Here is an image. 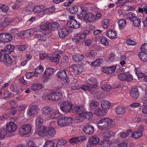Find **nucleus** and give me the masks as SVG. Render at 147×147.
<instances>
[{
  "instance_id": "nucleus-41",
  "label": "nucleus",
  "mask_w": 147,
  "mask_h": 147,
  "mask_svg": "<svg viewBox=\"0 0 147 147\" xmlns=\"http://www.w3.org/2000/svg\"><path fill=\"white\" fill-rule=\"evenodd\" d=\"M42 88V84L39 83L34 84L31 87V89L34 91L38 90L41 89Z\"/></svg>"
},
{
  "instance_id": "nucleus-56",
  "label": "nucleus",
  "mask_w": 147,
  "mask_h": 147,
  "mask_svg": "<svg viewBox=\"0 0 147 147\" xmlns=\"http://www.w3.org/2000/svg\"><path fill=\"white\" fill-rule=\"evenodd\" d=\"M34 33V30L33 28L30 29L26 30L23 33V35H26V36H30V35H32Z\"/></svg>"
},
{
  "instance_id": "nucleus-4",
  "label": "nucleus",
  "mask_w": 147,
  "mask_h": 147,
  "mask_svg": "<svg viewBox=\"0 0 147 147\" xmlns=\"http://www.w3.org/2000/svg\"><path fill=\"white\" fill-rule=\"evenodd\" d=\"M62 97V93L60 92H53L47 96V98L49 100L55 101L60 100Z\"/></svg>"
},
{
  "instance_id": "nucleus-7",
  "label": "nucleus",
  "mask_w": 147,
  "mask_h": 147,
  "mask_svg": "<svg viewBox=\"0 0 147 147\" xmlns=\"http://www.w3.org/2000/svg\"><path fill=\"white\" fill-rule=\"evenodd\" d=\"M119 79L121 81L127 80L130 81L132 80L133 78L132 76L128 73H122L118 76Z\"/></svg>"
},
{
  "instance_id": "nucleus-52",
  "label": "nucleus",
  "mask_w": 147,
  "mask_h": 147,
  "mask_svg": "<svg viewBox=\"0 0 147 147\" xmlns=\"http://www.w3.org/2000/svg\"><path fill=\"white\" fill-rule=\"evenodd\" d=\"M43 7L42 5L36 6L34 7L33 11L35 13H39L42 10Z\"/></svg>"
},
{
  "instance_id": "nucleus-17",
  "label": "nucleus",
  "mask_w": 147,
  "mask_h": 147,
  "mask_svg": "<svg viewBox=\"0 0 147 147\" xmlns=\"http://www.w3.org/2000/svg\"><path fill=\"white\" fill-rule=\"evenodd\" d=\"M70 71L76 74H79L80 73L81 69L76 65H71L69 68Z\"/></svg>"
},
{
  "instance_id": "nucleus-33",
  "label": "nucleus",
  "mask_w": 147,
  "mask_h": 147,
  "mask_svg": "<svg viewBox=\"0 0 147 147\" xmlns=\"http://www.w3.org/2000/svg\"><path fill=\"white\" fill-rule=\"evenodd\" d=\"M35 37L38 39L39 42H44L46 41L47 38L40 34H35Z\"/></svg>"
},
{
  "instance_id": "nucleus-12",
  "label": "nucleus",
  "mask_w": 147,
  "mask_h": 147,
  "mask_svg": "<svg viewBox=\"0 0 147 147\" xmlns=\"http://www.w3.org/2000/svg\"><path fill=\"white\" fill-rule=\"evenodd\" d=\"M39 110V109L37 106L36 105L32 106L28 110L27 114L29 116H32L37 114Z\"/></svg>"
},
{
  "instance_id": "nucleus-43",
  "label": "nucleus",
  "mask_w": 147,
  "mask_h": 147,
  "mask_svg": "<svg viewBox=\"0 0 147 147\" xmlns=\"http://www.w3.org/2000/svg\"><path fill=\"white\" fill-rule=\"evenodd\" d=\"M7 134V131L4 127L0 129V138L2 139L4 138Z\"/></svg>"
},
{
  "instance_id": "nucleus-58",
  "label": "nucleus",
  "mask_w": 147,
  "mask_h": 147,
  "mask_svg": "<svg viewBox=\"0 0 147 147\" xmlns=\"http://www.w3.org/2000/svg\"><path fill=\"white\" fill-rule=\"evenodd\" d=\"M5 42H7L11 41L12 40V36L10 34L5 33Z\"/></svg>"
},
{
  "instance_id": "nucleus-19",
  "label": "nucleus",
  "mask_w": 147,
  "mask_h": 147,
  "mask_svg": "<svg viewBox=\"0 0 147 147\" xmlns=\"http://www.w3.org/2000/svg\"><path fill=\"white\" fill-rule=\"evenodd\" d=\"M46 132L47 134L46 136L49 138H53L56 134L55 130L53 127L46 128Z\"/></svg>"
},
{
  "instance_id": "nucleus-45",
  "label": "nucleus",
  "mask_w": 147,
  "mask_h": 147,
  "mask_svg": "<svg viewBox=\"0 0 147 147\" xmlns=\"http://www.w3.org/2000/svg\"><path fill=\"white\" fill-rule=\"evenodd\" d=\"M51 109L49 107H45L42 109V113L45 115H49Z\"/></svg>"
},
{
  "instance_id": "nucleus-47",
  "label": "nucleus",
  "mask_w": 147,
  "mask_h": 147,
  "mask_svg": "<svg viewBox=\"0 0 147 147\" xmlns=\"http://www.w3.org/2000/svg\"><path fill=\"white\" fill-rule=\"evenodd\" d=\"M118 23L120 28L122 29L125 26L126 22L125 20L121 19L118 21Z\"/></svg>"
},
{
  "instance_id": "nucleus-20",
  "label": "nucleus",
  "mask_w": 147,
  "mask_h": 147,
  "mask_svg": "<svg viewBox=\"0 0 147 147\" xmlns=\"http://www.w3.org/2000/svg\"><path fill=\"white\" fill-rule=\"evenodd\" d=\"M116 69V66H112L103 68L102 69V71L104 73L108 74H111L115 71Z\"/></svg>"
},
{
  "instance_id": "nucleus-38",
  "label": "nucleus",
  "mask_w": 147,
  "mask_h": 147,
  "mask_svg": "<svg viewBox=\"0 0 147 147\" xmlns=\"http://www.w3.org/2000/svg\"><path fill=\"white\" fill-rule=\"evenodd\" d=\"M85 55L90 59H93L95 58L96 55L95 52L94 50H92L89 52L86 53Z\"/></svg>"
},
{
  "instance_id": "nucleus-11",
  "label": "nucleus",
  "mask_w": 147,
  "mask_h": 147,
  "mask_svg": "<svg viewBox=\"0 0 147 147\" xmlns=\"http://www.w3.org/2000/svg\"><path fill=\"white\" fill-rule=\"evenodd\" d=\"M70 30L67 28H63L59 30V35L61 38H64L69 34Z\"/></svg>"
},
{
  "instance_id": "nucleus-1",
  "label": "nucleus",
  "mask_w": 147,
  "mask_h": 147,
  "mask_svg": "<svg viewBox=\"0 0 147 147\" xmlns=\"http://www.w3.org/2000/svg\"><path fill=\"white\" fill-rule=\"evenodd\" d=\"M113 122V120L108 118L101 119L97 122L98 127L100 129H104L108 127H109Z\"/></svg>"
},
{
  "instance_id": "nucleus-2",
  "label": "nucleus",
  "mask_w": 147,
  "mask_h": 147,
  "mask_svg": "<svg viewBox=\"0 0 147 147\" xmlns=\"http://www.w3.org/2000/svg\"><path fill=\"white\" fill-rule=\"evenodd\" d=\"M72 121L71 117H63L58 119L57 124L58 125L61 127L65 126L71 124Z\"/></svg>"
},
{
  "instance_id": "nucleus-39",
  "label": "nucleus",
  "mask_w": 147,
  "mask_h": 147,
  "mask_svg": "<svg viewBox=\"0 0 147 147\" xmlns=\"http://www.w3.org/2000/svg\"><path fill=\"white\" fill-rule=\"evenodd\" d=\"M138 56L142 61H145L147 60V53L145 52H140L138 54Z\"/></svg>"
},
{
  "instance_id": "nucleus-62",
  "label": "nucleus",
  "mask_w": 147,
  "mask_h": 147,
  "mask_svg": "<svg viewBox=\"0 0 147 147\" xmlns=\"http://www.w3.org/2000/svg\"><path fill=\"white\" fill-rule=\"evenodd\" d=\"M81 39L80 38L79 34H75L72 39L73 41L76 43L79 42Z\"/></svg>"
},
{
  "instance_id": "nucleus-27",
  "label": "nucleus",
  "mask_w": 147,
  "mask_h": 147,
  "mask_svg": "<svg viewBox=\"0 0 147 147\" xmlns=\"http://www.w3.org/2000/svg\"><path fill=\"white\" fill-rule=\"evenodd\" d=\"M72 112L73 113H81L85 111L84 108L81 106H75L72 108Z\"/></svg>"
},
{
  "instance_id": "nucleus-63",
  "label": "nucleus",
  "mask_w": 147,
  "mask_h": 147,
  "mask_svg": "<svg viewBox=\"0 0 147 147\" xmlns=\"http://www.w3.org/2000/svg\"><path fill=\"white\" fill-rule=\"evenodd\" d=\"M17 47L19 51H23L27 49V46L25 45H18L17 46Z\"/></svg>"
},
{
  "instance_id": "nucleus-49",
  "label": "nucleus",
  "mask_w": 147,
  "mask_h": 147,
  "mask_svg": "<svg viewBox=\"0 0 147 147\" xmlns=\"http://www.w3.org/2000/svg\"><path fill=\"white\" fill-rule=\"evenodd\" d=\"M89 33L90 31L88 30H84L79 34L80 38L81 39L84 38L87 35L89 34Z\"/></svg>"
},
{
  "instance_id": "nucleus-18",
  "label": "nucleus",
  "mask_w": 147,
  "mask_h": 147,
  "mask_svg": "<svg viewBox=\"0 0 147 147\" xmlns=\"http://www.w3.org/2000/svg\"><path fill=\"white\" fill-rule=\"evenodd\" d=\"M131 96L134 98L137 99L139 97V92L137 88H133L131 89L130 92Z\"/></svg>"
},
{
  "instance_id": "nucleus-36",
  "label": "nucleus",
  "mask_w": 147,
  "mask_h": 147,
  "mask_svg": "<svg viewBox=\"0 0 147 147\" xmlns=\"http://www.w3.org/2000/svg\"><path fill=\"white\" fill-rule=\"evenodd\" d=\"M75 119L76 122L78 123L82 121L84 119L83 112L80 113L78 114L77 115L75 118Z\"/></svg>"
},
{
  "instance_id": "nucleus-64",
  "label": "nucleus",
  "mask_w": 147,
  "mask_h": 147,
  "mask_svg": "<svg viewBox=\"0 0 147 147\" xmlns=\"http://www.w3.org/2000/svg\"><path fill=\"white\" fill-rule=\"evenodd\" d=\"M102 89L104 90L108 91L110 90L111 88V86L107 84H105L101 87Z\"/></svg>"
},
{
  "instance_id": "nucleus-29",
  "label": "nucleus",
  "mask_w": 147,
  "mask_h": 147,
  "mask_svg": "<svg viewBox=\"0 0 147 147\" xmlns=\"http://www.w3.org/2000/svg\"><path fill=\"white\" fill-rule=\"evenodd\" d=\"M57 75L58 77L62 79H65L67 77L66 72L63 70L59 71L57 73Z\"/></svg>"
},
{
  "instance_id": "nucleus-57",
  "label": "nucleus",
  "mask_w": 147,
  "mask_h": 147,
  "mask_svg": "<svg viewBox=\"0 0 147 147\" xmlns=\"http://www.w3.org/2000/svg\"><path fill=\"white\" fill-rule=\"evenodd\" d=\"M132 22H133L134 25L136 27H138L140 25V21L136 17V18L134 19Z\"/></svg>"
},
{
  "instance_id": "nucleus-54",
  "label": "nucleus",
  "mask_w": 147,
  "mask_h": 147,
  "mask_svg": "<svg viewBox=\"0 0 147 147\" xmlns=\"http://www.w3.org/2000/svg\"><path fill=\"white\" fill-rule=\"evenodd\" d=\"M83 114L84 115V118L86 119H91L93 116L92 113L91 112H86V113L83 112Z\"/></svg>"
},
{
  "instance_id": "nucleus-10",
  "label": "nucleus",
  "mask_w": 147,
  "mask_h": 147,
  "mask_svg": "<svg viewBox=\"0 0 147 147\" xmlns=\"http://www.w3.org/2000/svg\"><path fill=\"white\" fill-rule=\"evenodd\" d=\"M86 137L85 136L74 137L71 138L69 140V142L70 143L72 144L81 143L86 139Z\"/></svg>"
},
{
  "instance_id": "nucleus-55",
  "label": "nucleus",
  "mask_w": 147,
  "mask_h": 147,
  "mask_svg": "<svg viewBox=\"0 0 147 147\" xmlns=\"http://www.w3.org/2000/svg\"><path fill=\"white\" fill-rule=\"evenodd\" d=\"M99 105L98 102L95 101H92L90 104V107L92 109H94L97 107Z\"/></svg>"
},
{
  "instance_id": "nucleus-44",
  "label": "nucleus",
  "mask_w": 147,
  "mask_h": 147,
  "mask_svg": "<svg viewBox=\"0 0 147 147\" xmlns=\"http://www.w3.org/2000/svg\"><path fill=\"white\" fill-rule=\"evenodd\" d=\"M80 88L84 91H88L90 92L93 91L92 88L86 84L82 85L80 87Z\"/></svg>"
},
{
  "instance_id": "nucleus-61",
  "label": "nucleus",
  "mask_w": 147,
  "mask_h": 147,
  "mask_svg": "<svg viewBox=\"0 0 147 147\" xmlns=\"http://www.w3.org/2000/svg\"><path fill=\"white\" fill-rule=\"evenodd\" d=\"M109 19H105L103 20L102 22L103 27L105 28H107L108 26L109 25Z\"/></svg>"
},
{
  "instance_id": "nucleus-23",
  "label": "nucleus",
  "mask_w": 147,
  "mask_h": 147,
  "mask_svg": "<svg viewBox=\"0 0 147 147\" xmlns=\"http://www.w3.org/2000/svg\"><path fill=\"white\" fill-rule=\"evenodd\" d=\"M46 130V128L44 127H42L37 131L36 132L35 134L38 135L40 136H46L47 135Z\"/></svg>"
},
{
  "instance_id": "nucleus-32",
  "label": "nucleus",
  "mask_w": 147,
  "mask_h": 147,
  "mask_svg": "<svg viewBox=\"0 0 147 147\" xmlns=\"http://www.w3.org/2000/svg\"><path fill=\"white\" fill-rule=\"evenodd\" d=\"M117 34L116 32L112 30L108 31L106 33L107 36L111 39L116 38Z\"/></svg>"
},
{
  "instance_id": "nucleus-26",
  "label": "nucleus",
  "mask_w": 147,
  "mask_h": 147,
  "mask_svg": "<svg viewBox=\"0 0 147 147\" xmlns=\"http://www.w3.org/2000/svg\"><path fill=\"white\" fill-rule=\"evenodd\" d=\"M54 71L53 69L52 68H49L46 69L45 71L41 75V77L45 78L51 75Z\"/></svg>"
},
{
  "instance_id": "nucleus-31",
  "label": "nucleus",
  "mask_w": 147,
  "mask_h": 147,
  "mask_svg": "<svg viewBox=\"0 0 147 147\" xmlns=\"http://www.w3.org/2000/svg\"><path fill=\"white\" fill-rule=\"evenodd\" d=\"M50 23L48 22H42L40 25V27L42 30H49Z\"/></svg>"
},
{
  "instance_id": "nucleus-50",
  "label": "nucleus",
  "mask_w": 147,
  "mask_h": 147,
  "mask_svg": "<svg viewBox=\"0 0 147 147\" xmlns=\"http://www.w3.org/2000/svg\"><path fill=\"white\" fill-rule=\"evenodd\" d=\"M144 94L141 98V99L144 103H147V87L144 89Z\"/></svg>"
},
{
  "instance_id": "nucleus-16",
  "label": "nucleus",
  "mask_w": 147,
  "mask_h": 147,
  "mask_svg": "<svg viewBox=\"0 0 147 147\" xmlns=\"http://www.w3.org/2000/svg\"><path fill=\"white\" fill-rule=\"evenodd\" d=\"M100 141V139L96 136H94L90 137L88 140L89 144L93 146L94 145L97 144Z\"/></svg>"
},
{
  "instance_id": "nucleus-35",
  "label": "nucleus",
  "mask_w": 147,
  "mask_h": 147,
  "mask_svg": "<svg viewBox=\"0 0 147 147\" xmlns=\"http://www.w3.org/2000/svg\"><path fill=\"white\" fill-rule=\"evenodd\" d=\"M125 109L123 107L119 106L116 108L115 112L117 115H121L124 114Z\"/></svg>"
},
{
  "instance_id": "nucleus-24",
  "label": "nucleus",
  "mask_w": 147,
  "mask_h": 147,
  "mask_svg": "<svg viewBox=\"0 0 147 147\" xmlns=\"http://www.w3.org/2000/svg\"><path fill=\"white\" fill-rule=\"evenodd\" d=\"M124 17L127 20L132 21L136 18V16L134 13L130 12L125 14Z\"/></svg>"
},
{
  "instance_id": "nucleus-5",
  "label": "nucleus",
  "mask_w": 147,
  "mask_h": 147,
  "mask_svg": "<svg viewBox=\"0 0 147 147\" xmlns=\"http://www.w3.org/2000/svg\"><path fill=\"white\" fill-rule=\"evenodd\" d=\"M31 129L32 127L30 124H24L20 127L19 129V134L21 135L28 134L31 132Z\"/></svg>"
},
{
  "instance_id": "nucleus-28",
  "label": "nucleus",
  "mask_w": 147,
  "mask_h": 147,
  "mask_svg": "<svg viewBox=\"0 0 147 147\" xmlns=\"http://www.w3.org/2000/svg\"><path fill=\"white\" fill-rule=\"evenodd\" d=\"M94 112L97 116H101L105 115L106 114L107 111L104 109H98L96 110Z\"/></svg>"
},
{
  "instance_id": "nucleus-37",
  "label": "nucleus",
  "mask_w": 147,
  "mask_h": 147,
  "mask_svg": "<svg viewBox=\"0 0 147 147\" xmlns=\"http://www.w3.org/2000/svg\"><path fill=\"white\" fill-rule=\"evenodd\" d=\"M143 135L142 132L141 130H138L134 132L132 134V137L138 139Z\"/></svg>"
},
{
  "instance_id": "nucleus-51",
  "label": "nucleus",
  "mask_w": 147,
  "mask_h": 147,
  "mask_svg": "<svg viewBox=\"0 0 147 147\" xmlns=\"http://www.w3.org/2000/svg\"><path fill=\"white\" fill-rule=\"evenodd\" d=\"M68 11L72 14H74L78 12V7L74 6L69 8L68 9Z\"/></svg>"
},
{
  "instance_id": "nucleus-14",
  "label": "nucleus",
  "mask_w": 147,
  "mask_h": 147,
  "mask_svg": "<svg viewBox=\"0 0 147 147\" xmlns=\"http://www.w3.org/2000/svg\"><path fill=\"white\" fill-rule=\"evenodd\" d=\"M86 83L92 86L91 87L93 89H95L98 86L97 80L95 78H92L88 79L86 81Z\"/></svg>"
},
{
  "instance_id": "nucleus-42",
  "label": "nucleus",
  "mask_w": 147,
  "mask_h": 147,
  "mask_svg": "<svg viewBox=\"0 0 147 147\" xmlns=\"http://www.w3.org/2000/svg\"><path fill=\"white\" fill-rule=\"evenodd\" d=\"M103 62V60L102 59H98L91 63V65L92 66L96 67L100 65Z\"/></svg>"
},
{
  "instance_id": "nucleus-25",
  "label": "nucleus",
  "mask_w": 147,
  "mask_h": 147,
  "mask_svg": "<svg viewBox=\"0 0 147 147\" xmlns=\"http://www.w3.org/2000/svg\"><path fill=\"white\" fill-rule=\"evenodd\" d=\"M49 30L54 31L59 29L60 27V24L56 22L50 23Z\"/></svg>"
},
{
  "instance_id": "nucleus-3",
  "label": "nucleus",
  "mask_w": 147,
  "mask_h": 147,
  "mask_svg": "<svg viewBox=\"0 0 147 147\" xmlns=\"http://www.w3.org/2000/svg\"><path fill=\"white\" fill-rule=\"evenodd\" d=\"M72 104L70 101L66 100L63 102L60 105V109L63 112L67 113L72 109Z\"/></svg>"
},
{
  "instance_id": "nucleus-59",
  "label": "nucleus",
  "mask_w": 147,
  "mask_h": 147,
  "mask_svg": "<svg viewBox=\"0 0 147 147\" xmlns=\"http://www.w3.org/2000/svg\"><path fill=\"white\" fill-rule=\"evenodd\" d=\"M66 142V141L64 140H59L57 144L56 147H63Z\"/></svg>"
},
{
  "instance_id": "nucleus-40",
  "label": "nucleus",
  "mask_w": 147,
  "mask_h": 147,
  "mask_svg": "<svg viewBox=\"0 0 147 147\" xmlns=\"http://www.w3.org/2000/svg\"><path fill=\"white\" fill-rule=\"evenodd\" d=\"M43 122V119L40 117H38L36 119L35 125L38 127H40L42 125Z\"/></svg>"
},
{
  "instance_id": "nucleus-22",
  "label": "nucleus",
  "mask_w": 147,
  "mask_h": 147,
  "mask_svg": "<svg viewBox=\"0 0 147 147\" xmlns=\"http://www.w3.org/2000/svg\"><path fill=\"white\" fill-rule=\"evenodd\" d=\"M14 49V46L10 44L6 46L4 50H1V51L4 52L7 54H9L13 51Z\"/></svg>"
},
{
  "instance_id": "nucleus-8",
  "label": "nucleus",
  "mask_w": 147,
  "mask_h": 147,
  "mask_svg": "<svg viewBox=\"0 0 147 147\" xmlns=\"http://www.w3.org/2000/svg\"><path fill=\"white\" fill-rule=\"evenodd\" d=\"M6 127L7 131L12 133L16 131L17 126L13 122H10L7 123Z\"/></svg>"
},
{
  "instance_id": "nucleus-9",
  "label": "nucleus",
  "mask_w": 147,
  "mask_h": 147,
  "mask_svg": "<svg viewBox=\"0 0 147 147\" xmlns=\"http://www.w3.org/2000/svg\"><path fill=\"white\" fill-rule=\"evenodd\" d=\"M67 25L70 28H78L80 27V24L75 19H71L67 22Z\"/></svg>"
},
{
  "instance_id": "nucleus-13",
  "label": "nucleus",
  "mask_w": 147,
  "mask_h": 147,
  "mask_svg": "<svg viewBox=\"0 0 147 147\" xmlns=\"http://www.w3.org/2000/svg\"><path fill=\"white\" fill-rule=\"evenodd\" d=\"M81 11L80 13L78 16V18L80 20L82 19L84 17L87 13L88 8L84 5H82L80 6Z\"/></svg>"
},
{
  "instance_id": "nucleus-34",
  "label": "nucleus",
  "mask_w": 147,
  "mask_h": 147,
  "mask_svg": "<svg viewBox=\"0 0 147 147\" xmlns=\"http://www.w3.org/2000/svg\"><path fill=\"white\" fill-rule=\"evenodd\" d=\"M74 60L76 62L81 61L84 58V57L82 54H74L72 57Z\"/></svg>"
},
{
  "instance_id": "nucleus-60",
  "label": "nucleus",
  "mask_w": 147,
  "mask_h": 147,
  "mask_svg": "<svg viewBox=\"0 0 147 147\" xmlns=\"http://www.w3.org/2000/svg\"><path fill=\"white\" fill-rule=\"evenodd\" d=\"M5 64H11L12 63V61L10 57L7 54L6 55L5 60L4 62Z\"/></svg>"
},
{
  "instance_id": "nucleus-30",
  "label": "nucleus",
  "mask_w": 147,
  "mask_h": 147,
  "mask_svg": "<svg viewBox=\"0 0 147 147\" xmlns=\"http://www.w3.org/2000/svg\"><path fill=\"white\" fill-rule=\"evenodd\" d=\"M101 106L103 109H109L111 106V104L108 101L103 100L101 102Z\"/></svg>"
},
{
  "instance_id": "nucleus-15",
  "label": "nucleus",
  "mask_w": 147,
  "mask_h": 147,
  "mask_svg": "<svg viewBox=\"0 0 147 147\" xmlns=\"http://www.w3.org/2000/svg\"><path fill=\"white\" fill-rule=\"evenodd\" d=\"M94 127L90 125H87L84 127L83 131L86 134H92L94 131Z\"/></svg>"
},
{
  "instance_id": "nucleus-48",
  "label": "nucleus",
  "mask_w": 147,
  "mask_h": 147,
  "mask_svg": "<svg viewBox=\"0 0 147 147\" xmlns=\"http://www.w3.org/2000/svg\"><path fill=\"white\" fill-rule=\"evenodd\" d=\"M9 9V7L7 5H3L0 6V11L4 13H7Z\"/></svg>"
},
{
  "instance_id": "nucleus-46",
  "label": "nucleus",
  "mask_w": 147,
  "mask_h": 147,
  "mask_svg": "<svg viewBox=\"0 0 147 147\" xmlns=\"http://www.w3.org/2000/svg\"><path fill=\"white\" fill-rule=\"evenodd\" d=\"M59 114L57 112L51 111L49 115V116L51 119H53L58 117L59 116Z\"/></svg>"
},
{
  "instance_id": "nucleus-53",
  "label": "nucleus",
  "mask_w": 147,
  "mask_h": 147,
  "mask_svg": "<svg viewBox=\"0 0 147 147\" xmlns=\"http://www.w3.org/2000/svg\"><path fill=\"white\" fill-rule=\"evenodd\" d=\"M55 142L52 141L48 140L45 142L44 147H54Z\"/></svg>"
},
{
  "instance_id": "nucleus-6",
  "label": "nucleus",
  "mask_w": 147,
  "mask_h": 147,
  "mask_svg": "<svg viewBox=\"0 0 147 147\" xmlns=\"http://www.w3.org/2000/svg\"><path fill=\"white\" fill-rule=\"evenodd\" d=\"M63 52L62 51L60 50L55 52L53 56L50 57V59L53 62L58 63L59 60V58H61L60 55Z\"/></svg>"
},
{
  "instance_id": "nucleus-21",
  "label": "nucleus",
  "mask_w": 147,
  "mask_h": 147,
  "mask_svg": "<svg viewBox=\"0 0 147 147\" xmlns=\"http://www.w3.org/2000/svg\"><path fill=\"white\" fill-rule=\"evenodd\" d=\"M95 15L92 13H87L84 17L82 19L86 22L87 21H93L94 20Z\"/></svg>"
}]
</instances>
